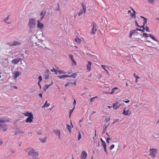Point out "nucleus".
Returning a JSON list of instances; mask_svg holds the SVG:
<instances>
[{
    "label": "nucleus",
    "instance_id": "393cba45",
    "mask_svg": "<svg viewBox=\"0 0 159 159\" xmlns=\"http://www.w3.org/2000/svg\"><path fill=\"white\" fill-rule=\"evenodd\" d=\"M67 128L69 130L70 132V133L71 132V126L69 125H66Z\"/></svg>",
    "mask_w": 159,
    "mask_h": 159
},
{
    "label": "nucleus",
    "instance_id": "37998d69",
    "mask_svg": "<svg viewBox=\"0 0 159 159\" xmlns=\"http://www.w3.org/2000/svg\"><path fill=\"white\" fill-rule=\"evenodd\" d=\"M72 62H73V64L74 65H76V62L73 59V60H71Z\"/></svg>",
    "mask_w": 159,
    "mask_h": 159
},
{
    "label": "nucleus",
    "instance_id": "13d9d810",
    "mask_svg": "<svg viewBox=\"0 0 159 159\" xmlns=\"http://www.w3.org/2000/svg\"><path fill=\"white\" fill-rule=\"evenodd\" d=\"M64 71H62L61 70H58V72H59V74H61L62 73H64V72H63Z\"/></svg>",
    "mask_w": 159,
    "mask_h": 159
},
{
    "label": "nucleus",
    "instance_id": "1a4fd4ad",
    "mask_svg": "<svg viewBox=\"0 0 159 159\" xmlns=\"http://www.w3.org/2000/svg\"><path fill=\"white\" fill-rule=\"evenodd\" d=\"M87 154L85 151H83L82 152L81 158V159H85L87 157Z\"/></svg>",
    "mask_w": 159,
    "mask_h": 159
},
{
    "label": "nucleus",
    "instance_id": "39448f33",
    "mask_svg": "<svg viewBox=\"0 0 159 159\" xmlns=\"http://www.w3.org/2000/svg\"><path fill=\"white\" fill-rule=\"evenodd\" d=\"M150 155L152 157H155L156 154V149L153 148H150Z\"/></svg>",
    "mask_w": 159,
    "mask_h": 159
},
{
    "label": "nucleus",
    "instance_id": "864d4df0",
    "mask_svg": "<svg viewBox=\"0 0 159 159\" xmlns=\"http://www.w3.org/2000/svg\"><path fill=\"white\" fill-rule=\"evenodd\" d=\"M145 28H146V30L148 32H149L150 31L149 30L148 27L147 26H146Z\"/></svg>",
    "mask_w": 159,
    "mask_h": 159
},
{
    "label": "nucleus",
    "instance_id": "58836bf2",
    "mask_svg": "<svg viewBox=\"0 0 159 159\" xmlns=\"http://www.w3.org/2000/svg\"><path fill=\"white\" fill-rule=\"evenodd\" d=\"M98 97L97 96H95L94 97L92 98H91L90 99V102H91L93 101V99H95L96 98H97Z\"/></svg>",
    "mask_w": 159,
    "mask_h": 159
},
{
    "label": "nucleus",
    "instance_id": "6ab92c4d",
    "mask_svg": "<svg viewBox=\"0 0 159 159\" xmlns=\"http://www.w3.org/2000/svg\"><path fill=\"white\" fill-rule=\"evenodd\" d=\"M50 105V104L49 103H47V101H46L45 102V104H44V105L42 107V108L43 107H48Z\"/></svg>",
    "mask_w": 159,
    "mask_h": 159
},
{
    "label": "nucleus",
    "instance_id": "473e14b6",
    "mask_svg": "<svg viewBox=\"0 0 159 159\" xmlns=\"http://www.w3.org/2000/svg\"><path fill=\"white\" fill-rule=\"evenodd\" d=\"M74 108H75V107H74L73 108H72V109H71L70 110V112H69V113H70L69 116H70V115H71L72 113L73 112V111L74 110Z\"/></svg>",
    "mask_w": 159,
    "mask_h": 159
},
{
    "label": "nucleus",
    "instance_id": "f257e3e1",
    "mask_svg": "<svg viewBox=\"0 0 159 159\" xmlns=\"http://www.w3.org/2000/svg\"><path fill=\"white\" fill-rule=\"evenodd\" d=\"M28 156H31L34 159H36V157L39 155V152L36 151L34 148H28L26 150Z\"/></svg>",
    "mask_w": 159,
    "mask_h": 159
},
{
    "label": "nucleus",
    "instance_id": "680f3d73",
    "mask_svg": "<svg viewBox=\"0 0 159 159\" xmlns=\"http://www.w3.org/2000/svg\"><path fill=\"white\" fill-rule=\"evenodd\" d=\"M37 133L38 135H41L42 134V132L41 131L37 132Z\"/></svg>",
    "mask_w": 159,
    "mask_h": 159
},
{
    "label": "nucleus",
    "instance_id": "4468645a",
    "mask_svg": "<svg viewBox=\"0 0 159 159\" xmlns=\"http://www.w3.org/2000/svg\"><path fill=\"white\" fill-rule=\"evenodd\" d=\"M77 75V73H73L71 75H67L68 77H72L74 78H75L76 76Z\"/></svg>",
    "mask_w": 159,
    "mask_h": 159
},
{
    "label": "nucleus",
    "instance_id": "09e8293b",
    "mask_svg": "<svg viewBox=\"0 0 159 159\" xmlns=\"http://www.w3.org/2000/svg\"><path fill=\"white\" fill-rule=\"evenodd\" d=\"M58 7L56 8V10L57 11H59L60 10L59 5L58 3L57 4Z\"/></svg>",
    "mask_w": 159,
    "mask_h": 159
},
{
    "label": "nucleus",
    "instance_id": "ea45409f",
    "mask_svg": "<svg viewBox=\"0 0 159 159\" xmlns=\"http://www.w3.org/2000/svg\"><path fill=\"white\" fill-rule=\"evenodd\" d=\"M134 76L136 78V79H138L139 78V77L137 75H136L135 73H134Z\"/></svg>",
    "mask_w": 159,
    "mask_h": 159
},
{
    "label": "nucleus",
    "instance_id": "a211bd4d",
    "mask_svg": "<svg viewBox=\"0 0 159 159\" xmlns=\"http://www.w3.org/2000/svg\"><path fill=\"white\" fill-rule=\"evenodd\" d=\"M81 5L82 6V9L84 11V13H85L86 12V8L85 7V5H84L83 2H82L81 3Z\"/></svg>",
    "mask_w": 159,
    "mask_h": 159
},
{
    "label": "nucleus",
    "instance_id": "423d86ee",
    "mask_svg": "<svg viewBox=\"0 0 159 159\" xmlns=\"http://www.w3.org/2000/svg\"><path fill=\"white\" fill-rule=\"evenodd\" d=\"M34 117L32 114H31L27 118L26 120V122L27 123H31L33 120Z\"/></svg>",
    "mask_w": 159,
    "mask_h": 159
},
{
    "label": "nucleus",
    "instance_id": "72a5a7b5",
    "mask_svg": "<svg viewBox=\"0 0 159 159\" xmlns=\"http://www.w3.org/2000/svg\"><path fill=\"white\" fill-rule=\"evenodd\" d=\"M101 66H102V68L104 69V70L106 71L107 73H108V71L107 70H106V68L105 67V66L104 65H101Z\"/></svg>",
    "mask_w": 159,
    "mask_h": 159
},
{
    "label": "nucleus",
    "instance_id": "de8ad7c7",
    "mask_svg": "<svg viewBox=\"0 0 159 159\" xmlns=\"http://www.w3.org/2000/svg\"><path fill=\"white\" fill-rule=\"evenodd\" d=\"M9 19V16H8L6 18H5L4 20L3 21L5 22H6L7 20Z\"/></svg>",
    "mask_w": 159,
    "mask_h": 159
},
{
    "label": "nucleus",
    "instance_id": "f3484780",
    "mask_svg": "<svg viewBox=\"0 0 159 159\" xmlns=\"http://www.w3.org/2000/svg\"><path fill=\"white\" fill-rule=\"evenodd\" d=\"M54 133H55L57 135H58L61 134V132L59 130L57 129H54L53 130Z\"/></svg>",
    "mask_w": 159,
    "mask_h": 159
},
{
    "label": "nucleus",
    "instance_id": "2eb2a0df",
    "mask_svg": "<svg viewBox=\"0 0 159 159\" xmlns=\"http://www.w3.org/2000/svg\"><path fill=\"white\" fill-rule=\"evenodd\" d=\"M148 35L154 41H155L157 42H158V41L154 37L152 34H150Z\"/></svg>",
    "mask_w": 159,
    "mask_h": 159
},
{
    "label": "nucleus",
    "instance_id": "f704fd0d",
    "mask_svg": "<svg viewBox=\"0 0 159 159\" xmlns=\"http://www.w3.org/2000/svg\"><path fill=\"white\" fill-rule=\"evenodd\" d=\"M148 19H145V20H144V22L143 23V25L144 26L145 25L147 24V21Z\"/></svg>",
    "mask_w": 159,
    "mask_h": 159
},
{
    "label": "nucleus",
    "instance_id": "49530a36",
    "mask_svg": "<svg viewBox=\"0 0 159 159\" xmlns=\"http://www.w3.org/2000/svg\"><path fill=\"white\" fill-rule=\"evenodd\" d=\"M119 120V119H115L113 120V122L112 123V124H114L116 122L118 121Z\"/></svg>",
    "mask_w": 159,
    "mask_h": 159
},
{
    "label": "nucleus",
    "instance_id": "e2e57ef3",
    "mask_svg": "<svg viewBox=\"0 0 159 159\" xmlns=\"http://www.w3.org/2000/svg\"><path fill=\"white\" fill-rule=\"evenodd\" d=\"M68 83H69V85H70L71 86H72L73 84V83L71 82H68Z\"/></svg>",
    "mask_w": 159,
    "mask_h": 159
},
{
    "label": "nucleus",
    "instance_id": "6e6d98bb",
    "mask_svg": "<svg viewBox=\"0 0 159 159\" xmlns=\"http://www.w3.org/2000/svg\"><path fill=\"white\" fill-rule=\"evenodd\" d=\"M143 35L145 36L146 37H148L149 35L145 33H143Z\"/></svg>",
    "mask_w": 159,
    "mask_h": 159
},
{
    "label": "nucleus",
    "instance_id": "a19ab883",
    "mask_svg": "<svg viewBox=\"0 0 159 159\" xmlns=\"http://www.w3.org/2000/svg\"><path fill=\"white\" fill-rule=\"evenodd\" d=\"M81 138V134L80 133V132H79V137L78 139V140H79Z\"/></svg>",
    "mask_w": 159,
    "mask_h": 159
},
{
    "label": "nucleus",
    "instance_id": "b1692460",
    "mask_svg": "<svg viewBox=\"0 0 159 159\" xmlns=\"http://www.w3.org/2000/svg\"><path fill=\"white\" fill-rule=\"evenodd\" d=\"M108 125L105 126V125H103V129L102 131V134L105 132L106 130L107 129V127H108Z\"/></svg>",
    "mask_w": 159,
    "mask_h": 159
},
{
    "label": "nucleus",
    "instance_id": "69168bd1",
    "mask_svg": "<svg viewBox=\"0 0 159 159\" xmlns=\"http://www.w3.org/2000/svg\"><path fill=\"white\" fill-rule=\"evenodd\" d=\"M109 120H110V118H109L108 119L107 118H106L105 119V120L107 122L109 121Z\"/></svg>",
    "mask_w": 159,
    "mask_h": 159
},
{
    "label": "nucleus",
    "instance_id": "aec40b11",
    "mask_svg": "<svg viewBox=\"0 0 159 159\" xmlns=\"http://www.w3.org/2000/svg\"><path fill=\"white\" fill-rule=\"evenodd\" d=\"M120 105H119L118 106H116V105L114 103L113 104V107L114 109L116 110V109H118L120 107Z\"/></svg>",
    "mask_w": 159,
    "mask_h": 159
},
{
    "label": "nucleus",
    "instance_id": "c756f323",
    "mask_svg": "<svg viewBox=\"0 0 159 159\" xmlns=\"http://www.w3.org/2000/svg\"><path fill=\"white\" fill-rule=\"evenodd\" d=\"M50 86V85H45L44 87V89L45 91H46V89H48L49 86Z\"/></svg>",
    "mask_w": 159,
    "mask_h": 159
},
{
    "label": "nucleus",
    "instance_id": "338daca9",
    "mask_svg": "<svg viewBox=\"0 0 159 159\" xmlns=\"http://www.w3.org/2000/svg\"><path fill=\"white\" fill-rule=\"evenodd\" d=\"M139 27L140 28H143V30H145L144 26L143 25L141 26H140V27Z\"/></svg>",
    "mask_w": 159,
    "mask_h": 159
},
{
    "label": "nucleus",
    "instance_id": "c9c22d12",
    "mask_svg": "<svg viewBox=\"0 0 159 159\" xmlns=\"http://www.w3.org/2000/svg\"><path fill=\"white\" fill-rule=\"evenodd\" d=\"M102 143V145L103 148L106 147H107V145H106V142L105 141L104 142H103V143Z\"/></svg>",
    "mask_w": 159,
    "mask_h": 159
},
{
    "label": "nucleus",
    "instance_id": "052dcab7",
    "mask_svg": "<svg viewBox=\"0 0 159 159\" xmlns=\"http://www.w3.org/2000/svg\"><path fill=\"white\" fill-rule=\"evenodd\" d=\"M132 31H133V32L134 33V34L135 33H137V30H136H136H131Z\"/></svg>",
    "mask_w": 159,
    "mask_h": 159
},
{
    "label": "nucleus",
    "instance_id": "a18cd8bd",
    "mask_svg": "<svg viewBox=\"0 0 159 159\" xmlns=\"http://www.w3.org/2000/svg\"><path fill=\"white\" fill-rule=\"evenodd\" d=\"M38 79L39 80L38 82H40L42 80V77L41 76H39L38 77Z\"/></svg>",
    "mask_w": 159,
    "mask_h": 159
},
{
    "label": "nucleus",
    "instance_id": "bf43d9fd",
    "mask_svg": "<svg viewBox=\"0 0 159 159\" xmlns=\"http://www.w3.org/2000/svg\"><path fill=\"white\" fill-rule=\"evenodd\" d=\"M46 13V12H44V13L43 14V16H42V17L40 18V20H42L43 18V17L45 15Z\"/></svg>",
    "mask_w": 159,
    "mask_h": 159
},
{
    "label": "nucleus",
    "instance_id": "20e7f679",
    "mask_svg": "<svg viewBox=\"0 0 159 159\" xmlns=\"http://www.w3.org/2000/svg\"><path fill=\"white\" fill-rule=\"evenodd\" d=\"M93 25V27L92 28V32L91 33V34H96L97 29V25L94 22H93L92 23Z\"/></svg>",
    "mask_w": 159,
    "mask_h": 159
},
{
    "label": "nucleus",
    "instance_id": "4be33fe9",
    "mask_svg": "<svg viewBox=\"0 0 159 159\" xmlns=\"http://www.w3.org/2000/svg\"><path fill=\"white\" fill-rule=\"evenodd\" d=\"M132 10L133 11V13H132L131 14V16L132 17L134 16L135 17V18H136L135 15H136L137 13L134 10L133 8L132 9Z\"/></svg>",
    "mask_w": 159,
    "mask_h": 159
},
{
    "label": "nucleus",
    "instance_id": "603ef678",
    "mask_svg": "<svg viewBox=\"0 0 159 159\" xmlns=\"http://www.w3.org/2000/svg\"><path fill=\"white\" fill-rule=\"evenodd\" d=\"M114 92H115V90L113 89V88L112 89V91H111V92L110 93H110V94H112L113 93H114Z\"/></svg>",
    "mask_w": 159,
    "mask_h": 159
},
{
    "label": "nucleus",
    "instance_id": "9d476101",
    "mask_svg": "<svg viewBox=\"0 0 159 159\" xmlns=\"http://www.w3.org/2000/svg\"><path fill=\"white\" fill-rule=\"evenodd\" d=\"M38 27L40 30H42L44 26L43 24V23H42L40 22L39 20H38V24H37Z\"/></svg>",
    "mask_w": 159,
    "mask_h": 159
},
{
    "label": "nucleus",
    "instance_id": "0e129e2a",
    "mask_svg": "<svg viewBox=\"0 0 159 159\" xmlns=\"http://www.w3.org/2000/svg\"><path fill=\"white\" fill-rule=\"evenodd\" d=\"M69 85V83L68 82L65 85V87H67Z\"/></svg>",
    "mask_w": 159,
    "mask_h": 159
},
{
    "label": "nucleus",
    "instance_id": "412c9836",
    "mask_svg": "<svg viewBox=\"0 0 159 159\" xmlns=\"http://www.w3.org/2000/svg\"><path fill=\"white\" fill-rule=\"evenodd\" d=\"M13 43L14 46L20 45L21 44V43L19 42H17L16 41H14L13 42Z\"/></svg>",
    "mask_w": 159,
    "mask_h": 159
},
{
    "label": "nucleus",
    "instance_id": "3c124183",
    "mask_svg": "<svg viewBox=\"0 0 159 159\" xmlns=\"http://www.w3.org/2000/svg\"><path fill=\"white\" fill-rule=\"evenodd\" d=\"M44 12H46L45 11H42L40 13V15L43 16Z\"/></svg>",
    "mask_w": 159,
    "mask_h": 159
},
{
    "label": "nucleus",
    "instance_id": "dca6fc26",
    "mask_svg": "<svg viewBox=\"0 0 159 159\" xmlns=\"http://www.w3.org/2000/svg\"><path fill=\"white\" fill-rule=\"evenodd\" d=\"M14 78H16L20 74L19 71H16L14 73Z\"/></svg>",
    "mask_w": 159,
    "mask_h": 159
},
{
    "label": "nucleus",
    "instance_id": "774afa93",
    "mask_svg": "<svg viewBox=\"0 0 159 159\" xmlns=\"http://www.w3.org/2000/svg\"><path fill=\"white\" fill-rule=\"evenodd\" d=\"M18 132H20V134H22L24 133V131H19L18 130L17 131Z\"/></svg>",
    "mask_w": 159,
    "mask_h": 159
},
{
    "label": "nucleus",
    "instance_id": "ddd939ff",
    "mask_svg": "<svg viewBox=\"0 0 159 159\" xmlns=\"http://www.w3.org/2000/svg\"><path fill=\"white\" fill-rule=\"evenodd\" d=\"M74 40L78 43H80L81 42V39L78 37H76L74 39Z\"/></svg>",
    "mask_w": 159,
    "mask_h": 159
},
{
    "label": "nucleus",
    "instance_id": "bb28decb",
    "mask_svg": "<svg viewBox=\"0 0 159 159\" xmlns=\"http://www.w3.org/2000/svg\"><path fill=\"white\" fill-rule=\"evenodd\" d=\"M51 71L52 72H54L55 73V74L57 75V74L58 70H56L54 68H53L51 70Z\"/></svg>",
    "mask_w": 159,
    "mask_h": 159
},
{
    "label": "nucleus",
    "instance_id": "79ce46f5",
    "mask_svg": "<svg viewBox=\"0 0 159 159\" xmlns=\"http://www.w3.org/2000/svg\"><path fill=\"white\" fill-rule=\"evenodd\" d=\"M69 57L70 58L71 60H73V56L72 54H69Z\"/></svg>",
    "mask_w": 159,
    "mask_h": 159
},
{
    "label": "nucleus",
    "instance_id": "9b49d317",
    "mask_svg": "<svg viewBox=\"0 0 159 159\" xmlns=\"http://www.w3.org/2000/svg\"><path fill=\"white\" fill-rule=\"evenodd\" d=\"M49 70H46L44 72L45 78V79H48L49 77Z\"/></svg>",
    "mask_w": 159,
    "mask_h": 159
},
{
    "label": "nucleus",
    "instance_id": "f03ea898",
    "mask_svg": "<svg viewBox=\"0 0 159 159\" xmlns=\"http://www.w3.org/2000/svg\"><path fill=\"white\" fill-rule=\"evenodd\" d=\"M36 25L35 20L33 18H30L29 20L28 26L30 28H34Z\"/></svg>",
    "mask_w": 159,
    "mask_h": 159
},
{
    "label": "nucleus",
    "instance_id": "8fccbe9b",
    "mask_svg": "<svg viewBox=\"0 0 159 159\" xmlns=\"http://www.w3.org/2000/svg\"><path fill=\"white\" fill-rule=\"evenodd\" d=\"M110 139V138H107V140H106V142L107 143H109V140Z\"/></svg>",
    "mask_w": 159,
    "mask_h": 159
},
{
    "label": "nucleus",
    "instance_id": "7ed1b4c3",
    "mask_svg": "<svg viewBox=\"0 0 159 159\" xmlns=\"http://www.w3.org/2000/svg\"><path fill=\"white\" fill-rule=\"evenodd\" d=\"M8 128L7 125L1 121H0V130H1L5 132L7 131Z\"/></svg>",
    "mask_w": 159,
    "mask_h": 159
},
{
    "label": "nucleus",
    "instance_id": "e433bc0d",
    "mask_svg": "<svg viewBox=\"0 0 159 159\" xmlns=\"http://www.w3.org/2000/svg\"><path fill=\"white\" fill-rule=\"evenodd\" d=\"M115 147V145L114 144H112L109 148V149L110 150H112Z\"/></svg>",
    "mask_w": 159,
    "mask_h": 159
},
{
    "label": "nucleus",
    "instance_id": "6e6552de",
    "mask_svg": "<svg viewBox=\"0 0 159 159\" xmlns=\"http://www.w3.org/2000/svg\"><path fill=\"white\" fill-rule=\"evenodd\" d=\"M21 59L20 58H18L16 59H14L12 60V63L15 64H17V63L21 60Z\"/></svg>",
    "mask_w": 159,
    "mask_h": 159
},
{
    "label": "nucleus",
    "instance_id": "7c9ffc66",
    "mask_svg": "<svg viewBox=\"0 0 159 159\" xmlns=\"http://www.w3.org/2000/svg\"><path fill=\"white\" fill-rule=\"evenodd\" d=\"M39 139L40 140V141L42 143H45L46 142V138L43 139L40 138Z\"/></svg>",
    "mask_w": 159,
    "mask_h": 159
},
{
    "label": "nucleus",
    "instance_id": "2f4dec72",
    "mask_svg": "<svg viewBox=\"0 0 159 159\" xmlns=\"http://www.w3.org/2000/svg\"><path fill=\"white\" fill-rule=\"evenodd\" d=\"M84 13V10H80V11L79 13V16H80V15H82Z\"/></svg>",
    "mask_w": 159,
    "mask_h": 159
},
{
    "label": "nucleus",
    "instance_id": "c85d7f7f",
    "mask_svg": "<svg viewBox=\"0 0 159 159\" xmlns=\"http://www.w3.org/2000/svg\"><path fill=\"white\" fill-rule=\"evenodd\" d=\"M7 44L9 45L10 47L14 46V44L13 42H8L7 43Z\"/></svg>",
    "mask_w": 159,
    "mask_h": 159
},
{
    "label": "nucleus",
    "instance_id": "a878e982",
    "mask_svg": "<svg viewBox=\"0 0 159 159\" xmlns=\"http://www.w3.org/2000/svg\"><path fill=\"white\" fill-rule=\"evenodd\" d=\"M1 121L3 123H7V122L10 121V120L9 119H5V120H3L1 119Z\"/></svg>",
    "mask_w": 159,
    "mask_h": 159
},
{
    "label": "nucleus",
    "instance_id": "0eeeda50",
    "mask_svg": "<svg viewBox=\"0 0 159 159\" xmlns=\"http://www.w3.org/2000/svg\"><path fill=\"white\" fill-rule=\"evenodd\" d=\"M131 114V111L129 110H126V108H125L123 110V114L124 115L129 116Z\"/></svg>",
    "mask_w": 159,
    "mask_h": 159
},
{
    "label": "nucleus",
    "instance_id": "cd10ccee",
    "mask_svg": "<svg viewBox=\"0 0 159 159\" xmlns=\"http://www.w3.org/2000/svg\"><path fill=\"white\" fill-rule=\"evenodd\" d=\"M31 114H32L31 112H29L28 111H27L24 113V115L26 116H29Z\"/></svg>",
    "mask_w": 159,
    "mask_h": 159
},
{
    "label": "nucleus",
    "instance_id": "f8f14e48",
    "mask_svg": "<svg viewBox=\"0 0 159 159\" xmlns=\"http://www.w3.org/2000/svg\"><path fill=\"white\" fill-rule=\"evenodd\" d=\"M91 62L89 61L88 62V64L86 65L87 70L88 71H89L91 70Z\"/></svg>",
    "mask_w": 159,
    "mask_h": 159
},
{
    "label": "nucleus",
    "instance_id": "c03bdc74",
    "mask_svg": "<svg viewBox=\"0 0 159 159\" xmlns=\"http://www.w3.org/2000/svg\"><path fill=\"white\" fill-rule=\"evenodd\" d=\"M136 41L139 42H140V43H141L143 41L142 40H141V39H139V38H137L136 39Z\"/></svg>",
    "mask_w": 159,
    "mask_h": 159
},
{
    "label": "nucleus",
    "instance_id": "5fc2aeb1",
    "mask_svg": "<svg viewBox=\"0 0 159 159\" xmlns=\"http://www.w3.org/2000/svg\"><path fill=\"white\" fill-rule=\"evenodd\" d=\"M148 0L150 3H152V2H154L156 0Z\"/></svg>",
    "mask_w": 159,
    "mask_h": 159
},
{
    "label": "nucleus",
    "instance_id": "4d7b16f0",
    "mask_svg": "<svg viewBox=\"0 0 159 159\" xmlns=\"http://www.w3.org/2000/svg\"><path fill=\"white\" fill-rule=\"evenodd\" d=\"M135 25L139 27H140V26L139 25L137 21L135 20Z\"/></svg>",
    "mask_w": 159,
    "mask_h": 159
},
{
    "label": "nucleus",
    "instance_id": "4c0bfd02",
    "mask_svg": "<svg viewBox=\"0 0 159 159\" xmlns=\"http://www.w3.org/2000/svg\"><path fill=\"white\" fill-rule=\"evenodd\" d=\"M134 34V33L133 32V31H132L131 30L130 31V34H129V37L130 38H131V37H132V34Z\"/></svg>",
    "mask_w": 159,
    "mask_h": 159
},
{
    "label": "nucleus",
    "instance_id": "5701e85b",
    "mask_svg": "<svg viewBox=\"0 0 159 159\" xmlns=\"http://www.w3.org/2000/svg\"><path fill=\"white\" fill-rule=\"evenodd\" d=\"M57 77H58L59 79H61L63 77H68L67 75H62L60 76H57Z\"/></svg>",
    "mask_w": 159,
    "mask_h": 159
}]
</instances>
